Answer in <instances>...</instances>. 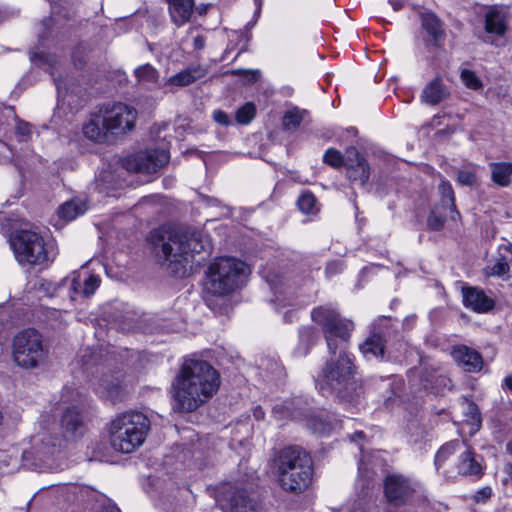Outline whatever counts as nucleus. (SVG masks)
<instances>
[{"label": "nucleus", "mask_w": 512, "mask_h": 512, "mask_svg": "<svg viewBox=\"0 0 512 512\" xmlns=\"http://www.w3.org/2000/svg\"><path fill=\"white\" fill-rule=\"evenodd\" d=\"M220 375L204 360L188 359L173 383V409L193 412L207 402L219 389Z\"/></svg>", "instance_id": "f257e3e1"}, {"label": "nucleus", "mask_w": 512, "mask_h": 512, "mask_svg": "<svg viewBox=\"0 0 512 512\" xmlns=\"http://www.w3.org/2000/svg\"><path fill=\"white\" fill-rule=\"evenodd\" d=\"M149 241L155 250L162 252L168 269L177 277H183L187 265L195 254L209 253L211 244L200 231L190 228H158L150 232Z\"/></svg>", "instance_id": "f03ea898"}, {"label": "nucleus", "mask_w": 512, "mask_h": 512, "mask_svg": "<svg viewBox=\"0 0 512 512\" xmlns=\"http://www.w3.org/2000/svg\"><path fill=\"white\" fill-rule=\"evenodd\" d=\"M317 378V387L323 395H335L340 401L354 402L363 394L362 385L355 379L356 366L344 350L330 353Z\"/></svg>", "instance_id": "7ed1b4c3"}, {"label": "nucleus", "mask_w": 512, "mask_h": 512, "mask_svg": "<svg viewBox=\"0 0 512 512\" xmlns=\"http://www.w3.org/2000/svg\"><path fill=\"white\" fill-rule=\"evenodd\" d=\"M137 111L124 103L106 104L93 113L83 126L86 138L96 143H106L134 128Z\"/></svg>", "instance_id": "20e7f679"}, {"label": "nucleus", "mask_w": 512, "mask_h": 512, "mask_svg": "<svg viewBox=\"0 0 512 512\" xmlns=\"http://www.w3.org/2000/svg\"><path fill=\"white\" fill-rule=\"evenodd\" d=\"M279 485L286 492L300 494L308 489L313 479V460L300 446H287L274 457Z\"/></svg>", "instance_id": "39448f33"}, {"label": "nucleus", "mask_w": 512, "mask_h": 512, "mask_svg": "<svg viewBox=\"0 0 512 512\" xmlns=\"http://www.w3.org/2000/svg\"><path fill=\"white\" fill-rule=\"evenodd\" d=\"M249 267L233 257H219L206 272L205 290L215 296H225L240 288L249 274Z\"/></svg>", "instance_id": "423d86ee"}, {"label": "nucleus", "mask_w": 512, "mask_h": 512, "mask_svg": "<svg viewBox=\"0 0 512 512\" xmlns=\"http://www.w3.org/2000/svg\"><path fill=\"white\" fill-rule=\"evenodd\" d=\"M150 420L140 412H125L112 420L109 429L111 446L119 452L131 453L145 441Z\"/></svg>", "instance_id": "0eeeda50"}, {"label": "nucleus", "mask_w": 512, "mask_h": 512, "mask_svg": "<svg viewBox=\"0 0 512 512\" xmlns=\"http://www.w3.org/2000/svg\"><path fill=\"white\" fill-rule=\"evenodd\" d=\"M12 356L19 367L36 369L48 360L49 345L36 329H23L13 338Z\"/></svg>", "instance_id": "6e6552de"}, {"label": "nucleus", "mask_w": 512, "mask_h": 512, "mask_svg": "<svg viewBox=\"0 0 512 512\" xmlns=\"http://www.w3.org/2000/svg\"><path fill=\"white\" fill-rule=\"evenodd\" d=\"M311 319L322 328L329 353L337 352L338 340L342 343L349 342L351 332L354 330V323L341 317L331 305L314 308L311 312Z\"/></svg>", "instance_id": "1a4fd4ad"}, {"label": "nucleus", "mask_w": 512, "mask_h": 512, "mask_svg": "<svg viewBox=\"0 0 512 512\" xmlns=\"http://www.w3.org/2000/svg\"><path fill=\"white\" fill-rule=\"evenodd\" d=\"M11 246L21 265H47L55 258L43 237L31 230L17 231L11 238Z\"/></svg>", "instance_id": "9d476101"}, {"label": "nucleus", "mask_w": 512, "mask_h": 512, "mask_svg": "<svg viewBox=\"0 0 512 512\" xmlns=\"http://www.w3.org/2000/svg\"><path fill=\"white\" fill-rule=\"evenodd\" d=\"M215 501L225 512H263L256 497L245 488L232 483H223L216 488Z\"/></svg>", "instance_id": "9b49d317"}, {"label": "nucleus", "mask_w": 512, "mask_h": 512, "mask_svg": "<svg viewBox=\"0 0 512 512\" xmlns=\"http://www.w3.org/2000/svg\"><path fill=\"white\" fill-rule=\"evenodd\" d=\"M417 493V483L401 473H388L383 480L386 502L395 508L411 505Z\"/></svg>", "instance_id": "f8f14e48"}, {"label": "nucleus", "mask_w": 512, "mask_h": 512, "mask_svg": "<svg viewBox=\"0 0 512 512\" xmlns=\"http://www.w3.org/2000/svg\"><path fill=\"white\" fill-rule=\"evenodd\" d=\"M168 162L169 154L165 150L150 149L126 157L122 166L129 172L151 174Z\"/></svg>", "instance_id": "ddd939ff"}, {"label": "nucleus", "mask_w": 512, "mask_h": 512, "mask_svg": "<svg viewBox=\"0 0 512 512\" xmlns=\"http://www.w3.org/2000/svg\"><path fill=\"white\" fill-rule=\"evenodd\" d=\"M373 333L359 345L361 353L367 358L383 357L385 352L386 330L391 327V318L380 317L374 323Z\"/></svg>", "instance_id": "4468645a"}, {"label": "nucleus", "mask_w": 512, "mask_h": 512, "mask_svg": "<svg viewBox=\"0 0 512 512\" xmlns=\"http://www.w3.org/2000/svg\"><path fill=\"white\" fill-rule=\"evenodd\" d=\"M345 166L347 176L351 181L359 182L361 185L367 183L370 176L369 165L355 147L346 150Z\"/></svg>", "instance_id": "2eb2a0df"}, {"label": "nucleus", "mask_w": 512, "mask_h": 512, "mask_svg": "<svg viewBox=\"0 0 512 512\" xmlns=\"http://www.w3.org/2000/svg\"><path fill=\"white\" fill-rule=\"evenodd\" d=\"M463 304L476 313H487L495 306V301L479 287H462Z\"/></svg>", "instance_id": "dca6fc26"}, {"label": "nucleus", "mask_w": 512, "mask_h": 512, "mask_svg": "<svg viewBox=\"0 0 512 512\" xmlns=\"http://www.w3.org/2000/svg\"><path fill=\"white\" fill-rule=\"evenodd\" d=\"M123 377L124 374L121 370H116L111 374H103L96 388L97 393L113 403L120 400L123 394Z\"/></svg>", "instance_id": "f3484780"}, {"label": "nucleus", "mask_w": 512, "mask_h": 512, "mask_svg": "<svg viewBox=\"0 0 512 512\" xmlns=\"http://www.w3.org/2000/svg\"><path fill=\"white\" fill-rule=\"evenodd\" d=\"M508 12L505 8L493 5L487 8L484 14V29L489 34L504 36L507 32Z\"/></svg>", "instance_id": "a211bd4d"}, {"label": "nucleus", "mask_w": 512, "mask_h": 512, "mask_svg": "<svg viewBox=\"0 0 512 512\" xmlns=\"http://www.w3.org/2000/svg\"><path fill=\"white\" fill-rule=\"evenodd\" d=\"M452 356L457 364L466 372H479L483 367L482 355L465 345L455 347L452 351Z\"/></svg>", "instance_id": "6ab92c4d"}, {"label": "nucleus", "mask_w": 512, "mask_h": 512, "mask_svg": "<svg viewBox=\"0 0 512 512\" xmlns=\"http://www.w3.org/2000/svg\"><path fill=\"white\" fill-rule=\"evenodd\" d=\"M61 429L64 438L73 440L84 433L83 417L76 407L67 408L62 414Z\"/></svg>", "instance_id": "aec40b11"}, {"label": "nucleus", "mask_w": 512, "mask_h": 512, "mask_svg": "<svg viewBox=\"0 0 512 512\" xmlns=\"http://www.w3.org/2000/svg\"><path fill=\"white\" fill-rule=\"evenodd\" d=\"M450 93L440 77H435L428 82L421 93V100L431 106H435L449 97Z\"/></svg>", "instance_id": "412c9836"}, {"label": "nucleus", "mask_w": 512, "mask_h": 512, "mask_svg": "<svg viewBox=\"0 0 512 512\" xmlns=\"http://www.w3.org/2000/svg\"><path fill=\"white\" fill-rule=\"evenodd\" d=\"M457 470L463 476L481 477L483 475V466L477 460L473 450L467 445H465L464 450L459 455Z\"/></svg>", "instance_id": "4be33fe9"}, {"label": "nucleus", "mask_w": 512, "mask_h": 512, "mask_svg": "<svg viewBox=\"0 0 512 512\" xmlns=\"http://www.w3.org/2000/svg\"><path fill=\"white\" fill-rule=\"evenodd\" d=\"M171 19L177 26L190 20L195 7V0H167Z\"/></svg>", "instance_id": "5701e85b"}, {"label": "nucleus", "mask_w": 512, "mask_h": 512, "mask_svg": "<svg viewBox=\"0 0 512 512\" xmlns=\"http://www.w3.org/2000/svg\"><path fill=\"white\" fill-rule=\"evenodd\" d=\"M207 73L208 69L206 67L201 65L192 66L171 76L167 83L178 87H185L205 77Z\"/></svg>", "instance_id": "b1692460"}, {"label": "nucleus", "mask_w": 512, "mask_h": 512, "mask_svg": "<svg viewBox=\"0 0 512 512\" xmlns=\"http://www.w3.org/2000/svg\"><path fill=\"white\" fill-rule=\"evenodd\" d=\"M100 285V278L97 275H89L81 281L80 275L71 280V287L75 293H80L86 297L92 295Z\"/></svg>", "instance_id": "393cba45"}, {"label": "nucleus", "mask_w": 512, "mask_h": 512, "mask_svg": "<svg viewBox=\"0 0 512 512\" xmlns=\"http://www.w3.org/2000/svg\"><path fill=\"white\" fill-rule=\"evenodd\" d=\"M490 168L491 179L495 184L501 187H507L511 184L512 163H491Z\"/></svg>", "instance_id": "a878e982"}, {"label": "nucleus", "mask_w": 512, "mask_h": 512, "mask_svg": "<svg viewBox=\"0 0 512 512\" xmlns=\"http://www.w3.org/2000/svg\"><path fill=\"white\" fill-rule=\"evenodd\" d=\"M439 192L441 195L440 201L437 205L443 206L444 208H450V218L456 220L460 214L456 210L454 191L451 184L447 181H442L439 184Z\"/></svg>", "instance_id": "bb28decb"}, {"label": "nucleus", "mask_w": 512, "mask_h": 512, "mask_svg": "<svg viewBox=\"0 0 512 512\" xmlns=\"http://www.w3.org/2000/svg\"><path fill=\"white\" fill-rule=\"evenodd\" d=\"M450 217V208L435 204L427 218V228L431 231L443 229L447 217Z\"/></svg>", "instance_id": "cd10ccee"}, {"label": "nucleus", "mask_w": 512, "mask_h": 512, "mask_svg": "<svg viewBox=\"0 0 512 512\" xmlns=\"http://www.w3.org/2000/svg\"><path fill=\"white\" fill-rule=\"evenodd\" d=\"M306 115V110H301L297 107L287 110L282 118L283 130L290 132L296 131Z\"/></svg>", "instance_id": "c85d7f7f"}, {"label": "nucleus", "mask_w": 512, "mask_h": 512, "mask_svg": "<svg viewBox=\"0 0 512 512\" xmlns=\"http://www.w3.org/2000/svg\"><path fill=\"white\" fill-rule=\"evenodd\" d=\"M422 27L435 41L442 38L444 34L441 21L432 13L422 15Z\"/></svg>", "instance_id": "c756f323"}, {"label": "nucleus", "mask_w": 512, "mask_h": 512, "mask_svg": "<svg viewBox=\"0 0 512 512\" xmlns=\"http://www.w3.org/2000/svg\"><path fill=\"white\" fill-rule=\"evenodd\" d=\"M465 445L466 444L464 442L454 440L441 446L435 456V465L437 468H439L449 456L455 452H461Z\"/></svg>", "instance_id": "7c9ffc66"}, {"label": "nucleus", "mask_w": 512, "mask_h": 512, "mask_svg": "<svg viewBox=\"0 0 512 512\" xmlns=\"http://www.w3.org/2000/svg\"><path fill=\"white\" fill-rule=\"evenodd\" d=\"M137 81L145 84H156L159 79V72L150 64H144L134 70Z\"/></svg>", "instance_id": "2f4dec72"}, {"label": "nucleus", "mask_w": 512, "mask_h": 512, "mask_svg": "<svg viewBox=\"0 0 512 512\" xmlns=\"http://www.w3.org/2000/svg\"><path fill=\"white\" fill-rule=\"evenodd\" d=\"M510 272V266L507 258L504 255H501L497 258L496 262L491 266H486L484 269V274L487 277L496 276L503 277L508 275Z\"/></svg>", "instance_id": "473e14b6"}, {"label": "nucleus", "mask_w": 512, "mask_h": 512, "mask_svg": "<svg viewBox=\"0 0 512 512\" xmlns=\"http://www.w3.org/2000/svg\"><path fill=\"white\" fill-rule=\"evenodd\" d=\"M256 116V106L252 102H247L235 112V120L238 124L247 125Z\"/></svg>", "instance_id": "72a5a7b5"}, {"label": "nucleus", "mask_w": 512, "mask_h": 512, "mask_svg": "<svg viewBox=\"0 0 512 512\" xmlns=\"http://www.w3.org/2000/svg\"><path fill=\"white\" fill-rule=\"evenodd\" d=\"M85 211L84 207L75 202V201H69L64 203L59 208V216L66 220H73L77 216L83 214Z\"/></svg>", "instance_id": "f704fd0d"}, {"label": "nucleus", "mask_w": 512, "mask_h": 512, "mask_svg": "<svg viewBox=\"0 0 512 512\" xmlns=\"http://www.w3.org/2000/svg\"><path fill=\"white\" fill-rule=\"evenodd\" d=\"M465 415L475 430H479L482 423L481 413L477 404L472 400L465 399Z\"/></svg>", "instance_id": "c9c22d12"}, {"label": "nucleus", "mask_w": 512, "mask_h": 512, "mask_svg": "<svg viewBox=\"0 0 512 512\" xmlns=\"http://www.w3.org/2000/svg\"><path fill=\"white\" fill-rule=\"evenodd\" d=\"M308 427L314 433L319 435L328 434L332 430V424L319 416L311 417L308 420Z\"/></svg>", "instance_id": "e433bc0d"}, {"label": "nucleus", "mask_w": 512, "mask_h": 512, "mask_svg": "<svg viewBox=\"0 0 512 512\" xmlns=\"http://www.w3.org/2000/svg\"><path fill=\"white\" fill-rule=\"evenodd\" d=\"M323 162L333 168H340L346 163L342 153L334 148L326 150L323 156Z\"/></svg>", "instance_id": "4c0bfd02"}, {"label": "nucleus", "mask_w": 512, "mask_h": 512, "mask_svg": "<svg viewBox=\"0 0 512 512\" xmlns=\"http://www.w3.org/2000/svg\"><path fill=\"white\" fill-rule=\"evenodd\" d=\"M315 204L316 198L311 192L301 194L297 201L299 209L305 214L311 213Z\"/></svg>", "instance_id": "58836bf2"}, {"label": "nucleus", "mask_w": 512, "mask_h": 512, "mask_svg": "<svg viewBox=\"0 0 512 512\" xmlns=\"http://www.w3.org/2000/svg\"><path fill=\"white\" fill-rule=\"evenodd\" d=\"M299 338L300 342L306 345L304 353H307L309 346L313 345L316 342L318 334L313 327L306 326L300 330Z\"/></svg>", "instance_id": "ea45409f"}, {"label": "nucleus", "mask_w": 512, "mask_h": 512, "mask_svg": "<svg viewBox=\"0 0 512 512\" xmlns=\"http://www.w3.org/2000/svg\"><path fill=\"white\" fill-rule=\"evenodd\" d=\"M461 79L464 82V84L470 89L477 90L482 87V82L477 77L475 72H473L471 70H468V69L462 70Z\"/></svg>", "instance_id": "a19ab883"}, {"label": "nucleus", "mask_w": 512, "mask_h": 512, "mask_svg": "<svg viewBox=\"0 0 512 512\" xmlns=\"http://www.w3.org/2000/svg\"><path fill=\"white\" fill-rule=\"evenodd\" d=\"M113 180V175L110 171L103 170L96 177V185L99 191H104L110 189L112 187L111 182Z\"/></svg>", "instance_id": "79ce46f5"}, {"label": "nucleus", "mask_w": 512, "mask_h": 512, "mask_svg": "<svg viewBox=\"0 0 512 512\" xmlns=\"http://www.w3.org/2000/svg\"><path fill=\"white\" fill-rule=\"evenodd\" d=\"M213 120L222 126H229L232 123L229 115L222 110H215L213 112Z\"/></svg>", "instance_id": "37998d69"}, {"label": "nucleus", "mask_w": 512, "mask_h": 512, "mask_svg": "<svg viewBox=\"0 0 512 512\" xmlns=\"http://www.w3.org/2000/svg\"><path fill=\"white\" fill-rule=\"evenodd\" d=\"M458 181L463 185L471 186L475 183L476 176L473 172L470 171H459Z\"/></svg>", "instance_id": "c03bdc74"}, {"label": "nucleus", "mask_w": 512, "mask_h": 512, "mask_svg": "<svg viewBox=\"0 0 512 512\" xmlns=\"http://www.w3.org/2000/svg\"><path fill=\"white\" fill-rule=\"evenodd\" d=\"M30 58H31V61L34 63L39 61L40 63H47V64L52 65V63L54 61L52 56L46 55L43 52H34V53H32Z\"/></svg>", "instance_id": "a18cd8bd"}, {"label": "nucleus", "mask_w": 512, "mask_h": 512, "mask_svg": "<svg viewBox=\"0 0 512 512\" xmlns=\"http://www.w3.org/2000/svg\"><path fill=\"white\" fill-rule=\"evenodd\" d=\"M492 495V489L490 487H484L477 491L474 496L475 501H485L488 500Z\"/></svg>", "instance_id": "49530a36"}, {"label": "nucleus", "mask_w": 512, "mask_h": 512, "mask_svg": "<svg viewBox=\"0 0 512 512\" xmlns=\"http://www.w3.org/2000/svg\"><path fill=\"white\" fill-rule=\"evenodd\" d=\"M233 75H241V74H248L250 76L249 78V81L250 82H255L259 79L260 77V71L258 70H254V71H246V70H241V69H238V70H233L231 72Z\"/></svg>", "instance_id": "de8ad7c7"}, {"label": "nucleus", "mask_w": 512, "mask_h": 512, "mask_svg": "<svg viewBox=\"0 0 512 512\" xmlns=\"http://www.w3.org/2000/svg\"><path fill=\"white\" fill-rule=\"evenodd\" d=\"M206 38L203 35H197L193 39V47L195 50H202L205 47Z\"/></svg>", "instance_id": "09e8293b"}, {"label": "nucleus", "mask_w": 512, "mask_h": 512, "mask_svg": "<svg viewBox=\"0 0 512 512\" xmlns=\"http://www.w3.org/2000/svg\"><path fill=\"white\" fill-rule=\"evenodd\" d=\"M264 410L262 409V407L260 406H257L253 409V416L256 420H262L264 419Z\"/></svg>", "instance_id": "8fccbe9b"}, {"label": "nucleus", "mask_w": 512, "mask_h": 512, "mask_svg": "<svg viewBox=\"0 0 512 512\" xmlns=\"http://www.w3.org/2000/svg\"><path fill=\"white\" fill-rule=\"evenodd\" d=\"M503 471H504V473H505V474H506V476H507L506 481H509V482L512 484V463H507V464L504 466Z\"/></svg>", "instance_id": "3c124183"}, {"label": "nucleus", "mask_w": 512, "mask_h": 512, "mask_svg": "<svg viewBox=\"0 0 512 512\" xmlns=\"http://www.w3.org/2000/svg\"><path fill=\"white\" fill-rule=\"evenodd\" d=\"M40 288L43 289L46 293H49V294H52V292L55 290L53 287H52V284L49 283V282H42L40 284Z\"/></svg>", "instance_id": "603ef678"}, {"label": "nucleus", "mask_w": 512, "mask_h": 512, "mask_svg": "<svg viewBox=\"0 0 512 512\" xmlns=\"http://www.w3.org/2000/svg\"><path fill=\"white\" fill-rule=\"evenodd\" d=\"M209 7L210 4H201L198 7H196V11L199 15L203 16L207 13Z\"/></svg>", "instance_id": "864d4df0"}, {"label": "nucleus", "mask_w": 512, "mask_h": 512, "mask_svg": "<svg viewBox=\"0 0 512 512\" xmlns=\"http://www.w3.org/2000/svg\"><path fill=\"white\" fill-rule=\"evenodd\" d=\"M295 317V312L293 310H290V311H287L285 314H284V320L285 322L287 323H291L293 322V318Z\"/></svg>", "instance_id": "5fc2aeb1"}, {"label": "nucleus", "mask_w": 512, "mask_h": 512, "mask_svg": "<svg viewBox=\"0 0 512 512\" xmlns=\"http://www.w3.org/2000/svg\"><path fill=\"white\" fill-rule=\"evenodd\" d=\"M505 387L512 392V374L507 375L504 379Z\"/></svg>", "instance_id": "6e6d98bb"}, {"label": "nucleus", "mask_w": 512, "mask_h": 512, "mask_svg": "<svg viewBox=\"0 0 512 512\" xmlns=\"http://www.w3.org/2000/svg\"><path fill=\"white\" fill-rule=\"evenodd\" d=\"M364 433L362 431H356L351 435V440L356 441L358 439H362L364 437Z\"/></svg>", "instance_id": "4d7b16f0"}, {"label": "nucleus", "mask_w": 512, "mask_h": 512, "mask_svg": "<svg viewBox=\"0 0 512 512\" xmlns=\"http://www.w3.org/2000/svg\"><path fill=\"white\" fill-rule=\"evenodd\" d=\"M390 3L395 11L402 8V3L399 0H391Z\"/></svg>", "instance_id": "13d9d810"}, {"label": "nucleus", "mask_w": 512, "mask_h": 512, "mask_svg": "<svg viewBox=\"0 0 512 512\" xmlns=\"http://www.w3.org/2000/svg\"><path fill=\"white\" fill-rule=\"evenodd\" d=\"M101 512H121L116 506L103 507Z\"/></svg>", "instance_id": "bf43d9fd"}, {"label": "nucleus", "mask_w": 512, "mask_h": 512, "mask_svg": "<svg viewBox=\"0 0 512 512\" xmlns=\"http://www.w3.org/2000/svg\"><path fill=\"white\" fill-rule=\"evenodd\" d=\"M18 129H19V131H20V133H21V134H27V133H29V128H28V126H27V125H25L24 127L19 126V127H18Z\"/></svg>", "instance_id": "052dcab7"}, {"label": "nucleus", "mask_w": 512, "mask_h": 512, "mask_svg": "<svg viewBox=\"0 0 512 512\" xmlns=\"http://www.w3.org/2000/svg\"><path fill=\"white\" fill-rule=\"evenodd\" d=\"M506 450L510 455H512V439L507 442Z\"/></svg>", "instance_id": "680f3d73"}, {"label": "nucleus", "mask_w": 512, "mask_h": 512, "mask_svg": "<svg viewBox=\"0 0 512 512\" xmlns=\"http://www.w3.org/2000/svg\"><path fill=\"white\" fill-rule=\"evenodd\" d=\"M76 54H77V51L73 53V61H74V64L77 66H81L82 64H84V61L82 60H79V63L76 62Z\"/></svg>", "instance_id": "e2e57ef3"}, {"label": "nucleus", "mask_w": 512, "mask_h": 512, "mask_svg": "<svg viewBox=\"0 0 512 512\" xmlns=\"http://www.w3.org/2000/svg\"><path fill=\"white\" fill-rule=\"evenodd\" d=\"M351 512H365L363 508L359 507V508H356L355 510L351 511Z\"/></svg>", "instance_id": "0e129e2a"}, {"label": "nucleus", "mask_w": 512, "mask_h": 512, "mask_svg": "<svg viewBox=\"0 0 512 512\" xmlns=\"http://www.w3.org/2000/svg\"><path fill=\"white\" fill-rule=\"evenodd\" d=\"M423 386H424V388H426V389H428V388H429V386H428V384H427V383H424V384H423Z\"/></svg>", "instance_id": "69168bd1"}, {"label": "nucleus", "mask_w": 512, "mask_h": 512, "mask_svg": "<svg viewBox=\"0 0 512 512\" xmlns=\"http://www.w3.org/2000/svg\"><path fill=\"white\" fill-rule=\"evenodd\" d=\"M385 512H397V511H395V510H391V509H388V510H386Z\"/></svg>", "instance_id": "338daca9"}]
</instances>
